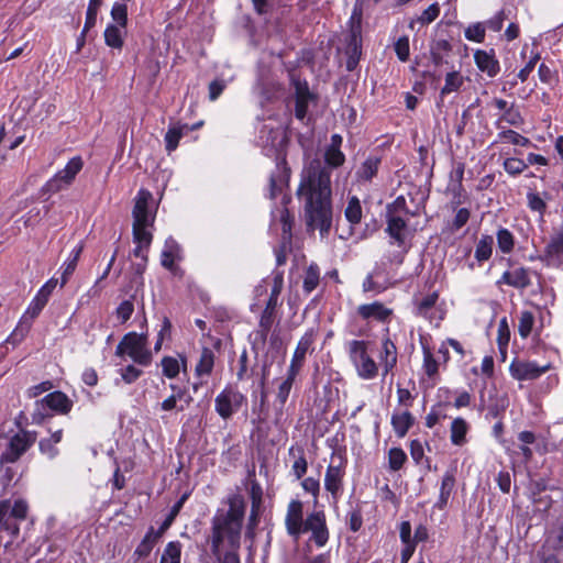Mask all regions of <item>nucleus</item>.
I'll return each mask as SVG.
<instances>
[{"instance_id": "24", "label": "nucleus", "mask_w": 563, "mask_h": 563, "mask_svg": "<svg viewBox=\"0 0 563 563\" xmlns=\"http://www.w3.org/2000/svg\"><path fill=\"white\" fill-rule=\"evenodd\" d=\"M214 353L209 347H203L196 365L195 372L197 376L210 375L214 366Z\"/></svg>"}, {"instance_id": "3", "label": "nucleus", "mask_w": 563, "mask_h": 563, "mask_svg": "<svg viewBox=\"0 0 563 563\" xmlns=\"http://www.w3.org/2000/svg\"><path fill=\"white\" fill-rule=\"evenodd\" d=\"M152 200V194L148 190L141 189L135 198L133 208V241L136 244L144 245L148 249L153 235L147 230L154 223V216L148 210V203Z\"/></svg>"}, {"instance_id": "42", "label": "nucleus", "mask_w": 563, "mask_h": 563, "mask_svg": "<svg viewBox=\"0 0 563 563\" xmlns=\"http://www.w3.org/2000/svg\"><path fill=\"white\" fill-rule=\"evenodd\" d=\"M319 285V269L316 266H309L303 279V289L311 292Z\"/></svg>"}, {"instance_id": "52", "label": "nucleus", "mask_w": 563, "mask_h": 563, "mask_svg": "<svg viewBox=\"0 0 563 563\" xmlns=\"http://www.w3.org/2000/svg\"><path fill=\"white\" fill-rule=\"evenodd\" d=\"M260 504H261L260 499L253 498L252 509H251L249 525H247V531H246L247 536H253V530L255 529V527L258 523Z\"/></svg>"}, {"instance_id": "33", "label": "nucleus", "mask_w": 563, "mask_h": 563, "mask_svg": "<svg viewBox=\"0 0 563 563\" xmlns=\"http://www.w3.org/2000/svg\"><path fill=\"white\" fill-rule=\"evenodd\" d=\"M346 220L352 224H357L362 219V207L358 198L352 197L349 199L347 206L344 211Z\"/></svg>"}, {"instance_id": "21", "label": "nucleus", "mask_w": 563, "mask_h": 563, "mask_svg": "<svg viewBox=\"0 0 563 563\" xmlns=\"http://www.w3.org/2000/svg\"><path fill=\"white\" fill-rule=\"evenodd\" d=\"M380 162L378 156H368L356 170V179L358 181H371L377 175Z\"/></svg>"}, {"instance_id": "35", "label": "nucleus", "mask_w": 563, "mask_h": 563, "mask_svg": "<svg viewBox=\"0 0 563 563\" xmlns=\"http://www.w3.org/2000/svg\"><path fill=\"white\" fill-rule=\"evenodd\" d=\"M497 244L503 253H510L514 249L515 241L512 233L507 229H500L497 232Z\"/></svg>"}, {"instance_id": "40", "label": "nucleus", "mask_w": 563, "mask_h": 563, "mask_svg": "<svg viewBox=\"0 0 563 563\" xmlns=\"http://www.w3.org/2000/svg\"><path fill=\"white\" fill-rule=\"evenodd\" d=\"M407 460V455L404 450L399 448H393L388 453L389 467L393 471H399Z\"/></svg>"}, {"instance_id": "1", "label": "nucleus", "mask_w": 563, "mask_h": 563, "mask_svg": "<svg viewBox=\"0 0 563 563\" xmlns=\"http://www.w3.org/2000/svg\"><path fill=\"white\" fill-rule=\"evenodd\" d=\"M344 162L341 150L325 148L324 164L311 159L301 174L297 196L305 201L306 224L309 230H319L321 238L328 236L333 221L331 169Z\"/></svg>"}, {"instance_id": "57", "label": "nucleus", "mask_w": 563, "mask_h": 563, "mask_svg": "<svg viewBox=\"0 0 563 563\" xmlns=\"http://www.w3.org/2000/svg\"><path fill=\"white\" fill-rule=\"evenodd\" d=\"M134 311V305L131 300H124L117 308V316L121 320V322L128 321Z\"/></svg>"}, {"instance_id": "17", "label": "nucleus", "mask_w": 563, "mask_h": 563, "mask_svg": "<svg viewBox=\"0 0 563 563\" xmlns=\"http://www.w3.org/2000/svg\"><path fill=\"white\" fill-rule=\"evenodd\" d=\"M386 232L395 241L398 246H401L406 240L407 222L398 214L386 216Z\"/></svg>"}, {"instance_id": "64", "label": "nucleus", "mask_w": 563, "mask_h": 563, "mask_svg": "<svg viewBox=\"0 0 563 563\" xmlns=\"http://www.w3.org/2000/svg\"><path fill=\"white\" fill-rule=\"evenodd\" d=\"M225 88V81L222 79H216L209 85V99L214 101L222 93Z\"/></svg>"}, {"instance_id": "12", "label": "nucleus", "mask_w": 563, "mask_h": 563, "mask_svg": "<svg viewBox=\"0 0 563 563\" xmlns=\"http://www.w3.org/2000/svg\"><path fill=\"white\" fill-rule=\"evenodd\" d=\"M549 369V365L539 366L533 362L514 361L510 365V373L518 380H533Z\"/></svg>"}, {"instance_id": "46", "label": "nucleus", "mask_w": 563, "mask_h": 563, "mask_svg": "<svg viewBox=\"0 0 563 563\" xmlns=\"http://www.w3.org/2000/svg\"><path fill=\"white\" fill-rule=\"evenodd\" d=\"M527 167H528V164L520 158L510 157L504 162V168L510 175H519Z\"/></svg>"}, {"instance_id": "47", "label": "nucleus", "mask_w": 563, "mask_h": 563, "mask_svg": "<svg viewBox=\"0 0 563 563\" xmlns=\"http://www.w3.org/2000/svg\"><path fill=\"white\" fill-rule=\"evenodd\" d=\"M176 247H177V245L174 240L170 239L166 242V246L162 253V265L165 268L170 269L173 267Z\"/></svg>"}, {"instance_id": "5", "label": "nucleus", "mask_w": 563, "mask_h": 563, "mask_svg": "<svg viewBox=\"0 0 563 563\" xmlns=\"http://www.w3.org/2000/svg\"><path fill=\"white\" fill-rule=\"evenodd\" d=\"M115 354L122 356L128 354L135 363L148 365L152 361V353L147 349V335L129 333L118 344Z\"/></svg>"}, {"instance_id": "60", "label": "nucleus", "mask_w": 563, "mask_h": 563, "mask_svg": "<svg viewBox=\"0 0 563 563\" xmlns=\"http://www.w3.org/2000/svg\"><path fill=\"white\" fill-rule=\"evenodd\" d=\"M547 252L551 255H559L563 253V231L552 238L547 246Z\"/></svg>"}, {"instance_id": "8", "label": "nucleus", "mask_w": 563, "mask_h": 563, "mask_svg": "<svg viewBox=\"0 0 563 563\" xmlns=\"http://www.w3.org/2000/svg\"><path fill=\"white\" fill-rule=\"evenodd\" d=\"M82 166L84 162L81 157H73L64 169L59 170L52 179L47 181V190L51 192H57L65 186L70 185L74 181L76 175L81 170Z\"/></svg>"}, {"instance_id": "56", "label": "nucleus", "mask_w": 563, "mask_h": 563, "mask_svg": "<svg viewBox=\"0 0 563 563\" xmlns=\"http://www.w3.org/2000/svg\"><path fill=\"white\" fill-rule=\"evenodd\" d=\"M395 52L401 62L409 58V38L407 36L399 37L395 43Z\"/></svg>"}, {"instance_id": "59", "label": "nucleus", "mask_w": 563, "mask_h": 563, "mask_svg": "<svg viewBox=\"0 0 563 563\" xmlns=\"http://www.w3.org/2000/svg\"><path fill=\"white\" fill-rule=\"evenodd\" d=\"M170 388L175 391L172 396L175 397V399L177 401L178 400L184 401V405H180L178 410L179 411L185 410V408L188 407L190 405V402L192 401V397L190 395H188L185 389H181L175 385H170Z\"/></svg>"}, {"instance_id": "28", "label": "nucleus", "mask_w": 563, "mask_h": 563, "mask_svg": "<svg viewBox=\"0 0 563 563\" xmlns=\"http://www.w3.org/2000/svg\"><path fill=\"white\" fill-rule=\"evenodd\" d=\"M493 236L483 235L476 244L475 258L478 262H485L492 256L493 252Z\"/></svg>"}, {"instance_id": "18", "label": "nucleus", "mask_w": 563, "mask_h": 563, "mask_svg": "<svg viewBox=\"0 0 563 563\" xmlns=\"http://www.w3.org/2000/svg\"><path fill=\"white\" fill-rule=\"evenodd\" d=\"M357 312L363 319L373 318L378 321H386L393 313L390 309L386 308L383 303L378 301L367 305H361L357 308Z\"/></svg>"}, {"instance_id": "16", "label": "nucleus", "mask_w": 563, "mask_h": 563, "mask_svg": "<svg viewBox=\"0 0 563 563\" xmlns=\"http://www.w3.org/2000/svg\"><path fill=\"white\" fill-rule=\"evenodd\" d=\"M361 37L360 31L355 27L352 29L349 36L345 54L347 55L346 69L352 71L355 69L361 57Z\"/></svg>"}, {"instance_id": "13", "label": "nucleus", "mask_w": 563, "mask_h": 563, "mask_svg": "<svg viewBox=\"0 0 563 563\" xmlns=\"http://www.w3.org/2000/svg\"><path fill=\"white\" fill-rule=\"evenodd\" d=\"M302 504L299 500H291L288 505L286 516L287 531L292 537H298L302 532Z\"/></svg>"}, {"instance_id": "29", "label": "nucleus", "mask_w": 563, "mask_h": 563, "mask_svg": "<svg viewBox=\"0 0 563 563\" xmlns=\"http://www.w3.org/2000/svg\"><path fill=\"white\" fill-rule=\"evenodd\" d=\"M284 286V274L283 272H275L273 277V287L266 306L269 309H276L278 306V298Z\"/></svg>"}, {"instance_id": "54", "label": "nucleus", "mask_w": 563, "mask_h": 563, "mask_svg": "<svg viewBox=\"0 0 563 563\" xmlns=\"http://www.w3.org/2000/svg\"><path fill=\"white\" fill-rule=\"evenodd\" d=\"M499 136L501 139H506L508 140L509 142H511L512 144L515 145H520V146H527L530 144V140L520 135L519 133H517L516 131L514 130H506V131H503Z\"/></svg>"}, {"instance_id": "30", "label": "nucleus", "mask_w": 563, "mask_h": 563, "mask_svg": "<svg viewBox=\"0 0 563 563\" xmlns=\"http://www.w3.org/2000/svg\"><path fill=\"white\" fill-rule=\"evenodd\" d=\"M122 27L110 24L104 31L106 44L112 48L121 49L123 46Z\"/></svg>"}, {"instance_id": "26", "label": "nucleus", "mask_w": 563, "mask_h": 563, "mask_svg": "<svg viewBox=\"0 0 563 563\" xmlns=\"http://www.w3.org/2000/svg\"><path fill=\"white\" fill-rule=\"evenodd\" d=\"M454 485H455V478H454L453 474L446 473L442 478L440 496H439V500L435 505L438 508L443 509L445 507V505L448 504L449 497L454 488Z\"/></svg>"}, {"instance_id": "53", "label": "nucleus", "mask_w": 563, "mask_h": 563, "mask_svg": "<svg viewBox=\"0 0 563 563\" xmlns=\"http://www.w3.org/2000/svg\"><path fill=\"white\" fill-rule=\"evenodd\" d=\"M440 14V7L438 3H432L429 5L418 18V21L421 24H430L433 22Z\"/></svg>"}, {"instance_id": "19", "label": "nucleus", "mask_w": 563, "mask_h": 563, "mask_svg": "<svg viewBox=\"0 0 563 563\" xmlns=\"http://www.w3.org/2000/svg\"><path fill=\"white\" fill-rule=\"evenodd\" d=\"M474 58L477 67L489 77L496 76L499 71V63L495 58L493 51L490 53L486 51H476Z\"/></svg>"}, {"instance_id": "63", "label": "nucleus", "mask_w": 563, "mask_h": 563, "mask_svg": "<svg viewBox=\"0 0 563 563\" xmlns=\"http://www.w3.org/2000/svg\"><path fill=\"white\" fill-rule=\"evenodd\" d=\"M40 451L46 454L49 459H54L58 454L56 445L52 442V439H43L38 443Z\"/></svg>"}, {"instance_id": "45", "label": "nucleus", "mask_w": 563, "mask_h": 563, "mask_svg": "<svg viewBox=\"0 0 563 563\" xmlns=\"http://www.w3.org/2000/svg\"><path fill=\"white\" fill-rule=\"evenodd\" d=\"M443 407V404H438L431 408V411L426 417V426L428 428H433L440 420L448 417Z\"/></svg>"}, {"instance_id": "51", "label": "nucleus", "mask_w": 563, "mask_h": 563, "mask_svg": "<svg viewBox=\"0 0 563 563\" xmlns=\"http://www.w3.org/2000/svg\"><path fill=\"white\" fill-rule=\"evenodd\" d=\"M181 136H183L181 129L170 128L165 135L166 150L168 152L176 150Z\"/></svg>"}, {"instance_id": "62", "label": "nucleus", "mask_w": 563, "mask_h": 563, "mask_svg": "<svg viewBox=\"0 0 563 563\" xmlns=\"http://www.w3.org/2000/svg\"><path fill=\"white\" fill-rule=\"evenodd\" d=\"M423 367L428 376H433L438 372V362L430 351H424Z\"/></svg>"}, {"instance_id": "38", "label": "nucleus", "mask_w": 563, "mask_h": 563, "mask_svg": "<svg viewBox=\"0 0 563 563\" xmlns=\"http://www.w3.org/2000/svg\"><path fill=\"white\" fill-rule=\"evenodd\" d=\"M297 374L298 373H291L288 371L287 378L285 380H283L278 387L277 399L282 406H284L285 402L287 401V398L289 396V393L291 390V387H292V384H294V380H295V377Z\"/></svg>"}, {"instance_id": "23", "label": "nucleus", "mask_w": 563, "mask_h": 563, "mask_svg": "<svg viewBox=\"0 0 563 563\" xmlns=\"http://www.w3.org/2000/svg\"><path fill=\"white\" fill-rule=\"evenodd\" d=\"M413 422L415 418L409 411L394 413L391 416V426L399 438H404L407 434L408 430L413 426Z\"/></svg>"}, {"instance_id": "31", "label": "nucleus", "mask_w": 563, "mask_h": 563, "mask_svg": "<svg viewBox=\"0 0 563 563\" xmlns=\"http://www.w3.org/2000/svg\"><path fill=\"white\" fill-rule=\"evenodd\" d=\"M159 538V533H155L153 528L146 533L142 542L139 544V547L135 550V554L137 555V559H145L150 552L153 549V545Z\"/></svg>"}, {"instance_id": "25", "label": "nucleus", "mask_w": 563, "mask_h": 563, "mask_svg": "<svg viewBox=\"0 0 563 563\" xmlns=\"http://www.w3.org/2000/svg\"><path fill=\"white\" fill-rule=\"evenodd\" d=\"M468 430V424L463 418H455L451 423V441L455 445H462L465 442V437Z\"/></svg>"}, {"instance_id": "58", "label": "nucleus", "mask_w": 563, "mask_h": 563, "mask_svg": "<svg viewBox=\"0 0 563 563\" xmlns=\"http://www.w3.org/2000/svg\"><path fill=\"white\" fill-rule=\"evenodd\" d=\"M56 285H57V279L51 278L45 285L42 286V288L38 290L35 298L46 305L48 301V298H49L52 291L54 290V288L56 287Z\"/></svg>"}, {"instance_id": "34", "label": "nucleus", "mask_w": 563, "mask_h": 563, "mask_svg": "<svg viewBox=\"0 0 563 563\" xmlns=\"http://www.w3.org/2000/svg\"><path fill=\"white\" fill-rule=\"evenodd\" d=\"M383 351L385 354L384 369L385 374H387L397 363V349L389 339H386L383 342Z\"/></svg>"}, {"instance_id": "4", "label": "nucleus", "mask_w": 563, "mask_h": 563, "mask_svg": "<svg viewBox=\"0 0 563 563\" xmlns=\"http://www.w3.org/2000/svg\"><path fill=\"white\" fill-rule=\"evenodd\" d=\"M26 514L27 505L23 500L0 503V539L5 547L19 534V523L26 518Z\"/></svg>"}, {"instance_id": "14", "label": "nucleus", "mask_w": 563, "mask_h": 563, "mask_svg": "<svg viewBox=\"0 0 563 563\" xmlns=\"http://www.w3.org/2000/svg\"><path fill=\"white\" fill-rule=\"evenodd\" d=\"M313 343V331L306 332L301 339L299 340L297 347L295 350L289 372L291 373H299L301 366L303 365L306 355L308 351L310 350L311 345Z\"/></svg>"}, {"instance_id": "61", "label": "nucleus", "mask_w": 563, "mask_h": 563, "mask_svg": "<svg viewBox=\"0 0 563 563\" xmlns=\"http://www.w3.org/2000/svg\"><path fill=\"white\" fill-rule=\"evenodd\" d=\"M284 178L278 175H272L269 178V197L271 199H275L278 194L282 192L283 186H284Z\"/></svg>"}, {"instance_id": "43", "label": "nucleus", "mask_w": 563, "mask_h": 563, "mask_svg": "<svg viewBox=\"0 0 563 563\" xmlns=\"http://www.w3.org/2000/svg\"><path fill=\"white\" fill-rule=\"evenodd\" d=\"M102 3V0H90L86 13L85 31H89L95 26L97 21V13Z\"/></svg>"}, {"instance_id": "9", "label": "nucleus", "mask_w": 563, "mask_h": 563, "mask_svg": "<svg viewBox=\"0 0 563 563\" xmlns=\"http://www.w3.org/2000/svg\"><path fill=\"white\" fill-rule=\"evenodd\" d=\"M543 563L563 562V526L550 532L541 551Z\"/></svg>"}, {"instance_id": "15", "label": "nucleus", "mask_w": 563, "mask_h": 563, "mask_svg": "<svg viewBox=\"0 0 563 563\" xmlns=\"http://www.w3.org/2000/svg\"><path fill=\"white\" fill-rule=\"evenodd\" d=\"M499 284H506L515 288L525 289L531 285L530 271L525 267H517L506 271Z\"/></svg>"}, {"instance_id": "20", "label": "nucleus", "mask_w": 563, "mask_h": 563, "mask_svg": "<svg viewBox=\"0 0 563 563\" xmlns=\"http://www.w3.org/2000/svg\"><path fill=\"white\" fill-rule=\"evenodd\" d=\"M42 402L45 404L49 409L67 413L73 406V402L69 400V398L62 391H54L48 395H46Z\"/></svg>"}, {"instance_id": "7", "label": "nucleus", "mask_w": 563, "mask_h": 563, "mask_svg": "<svg viewBox=\"0 0 563 563\" xmlns=\"http://www.w3.org/2000/svg\"><path fill=\"white\" fill-rule=\"evenodd\" d=\"M36 441L33 432L21 430L9 439L5 450L0 454V463H15Z\"/></svg>"}, {"instance_id": "44", "label": "nucleus", "mask_w": 563, "mask_h": 563, "mask_svg": "<svg viewBox=\"0 0 563 563\" xmlns=\"http://www.w3.org/2000/svg\"><path fill=\"white\" fill-rule=\"evenodd\" d=\"M533 322H534V318L531 312H529V311L521 312L520 318H519L518 331L522 338H527L530 334L532 327H533Z\"/></svg>"}, {"instance_id": "11", "label": "nucleus", "mask_w": 563, "mask_h": 563, "mask_svg": "<svg viewBox=\"0 0 563 563\" xmlns=\"http://www.w3.org/2000/svg\"><path fill=\"white\" fill-rule=\"evenodd\" d=\"M291 84L295 88V115L298 120H303L308 112L310 101L316 99V96L309 90L308 82L300 80L291 75Z\"/></svg>"}, {"instance_id": "22", "label": "nucleus", "mask_w": 563, "mask_h": 563, "mask_svg": "<svg viewBox=\"0 0 563 563\" xmlns=\"http://www.w3.org/2000/svg\"><path fill=\"white\" fill-rule=\"evenodd\" d=\"M343 472L341 466L329 465L324 477V487L335 496L342 486Z\"/></svg>"}, {"instance_id": "48", "label": "nucleus", "mask_w": 563, "mask_h": 563, "mask_svg": "<svg viewBox=\"0 0 563 563\" xmlns=\"http://www.w3.org/2000/svg\"><path fill=\"white\" fill-rule=\"evenodd\" d=\"M163 374L168 378H174L179 373L178 361L170 356H165L162 360Z\"/></svg>"}, {"instance_id": "55", "label": "nucleus", "mask_w": 563, "mask_h": 563, "mask_svg": "<svg viewBox=\"0 0 563 563\" xmlns=\"http://www.w3.org/2000/svg\"><path fill=\"white\" fill-rule=\"evenodd\" d=\"M274 312H275V309H269L268 306H266L261 316L260 327L263 330V333H262L263 339L266 338L267 332L269 331V329L273 324Z\"/></svg>"}, {"instance_id": "32", "label": "nucleus", "mask_w": 563, "mask_h": 563, "mask_svg": "<svg viewBox=\"0 0 563 563\" xmlns=\"http://www.w3.org/2000/svg\"><path fill=\"white\" fill-rule=\"evenodd\" d=\"M82 250H84L82 243H80L77 247H75L73 250L71 257L66 263L65 268L62 274V282H60L62 287L68 282V278L75 272Z\"/></svg>"}, {"instance_id": "37", "label": "nucleus", "mask_w": 563, "mask_h": 563, "mask_svg": "<svg viewBox=\"0 0 563 563\" xmlns=\"http://www.w3.org/2000/svg\"><path fill=\"white\" fill-rule=\"evenodd\" d=\"M462 84L463 78L457 71L448 73L445 77V85L441 89V95H446L459 90Z\"/></svg>"}, {"instance_id": "39", "label": "nucleus", "mask_w": 563, "mask_h": 563, "mask_svg": "<svg viewBox=\"0 0 563 563\" xmlns=\"http://www.w3.org/2000/svg\"><path fill=\"white\" fill-rule=\"evenodd\" d=\"M180 552L181 547L179 542H169L164 550L161 563H167V560H170V563H179Z\"/></svg>"}, {"instance_id": "49", "label": "nucleus", "mask_w": 563, "mask_h": 563, "mask_svg": "<svg viewBox=\"0 0 563 563\" xmlns=\"http://www.w3.org/2000/svg\"><path fill=\"white\" fill-rule=\"evenodd\" d=\"M527 200H528V207L532 210V211H537L539 212L541 216H543V213L545 212L547 210V203L545 201L540 197L539 194L537 192H528L527 194Z\"/></svg>"}, {"instance_id": "27", "label": "nucleus", "mask_w": 563, "mask_h": 563, "mask_svg": "<svg viewBox=\"0 0 563 563\" xmlns=\"http://www.w3.org/2000/svg\"><path fill=\"white\" fill-rule=\"evenodd\" d=\"M289 455L295 457L292 464V472L297 479H300L307 472V460L305 457L303 450L301 448H290Z\"/></svg>"}, {"instance_id": "6", "label": "nucleus", "mask_w": 563, "mask_h": 563, "mask_svg": "<svg viewBox=\"0 0 563 563\" xmlns=\"http://www.w3.org/2000/svg\"><path fill=\"white\" fill-rule=\"evenodd\" d=\"M349 353L360 377L372 379L377 375L378 367L375 361L367 354V343L365 341H351L349 343Z\"/></svg>"}, {"instance_id": "36", "label": "nucleus", "mask_w": 563, "mask_h": 563, "mask_svg": "<svg viewBox=\"0 0 563 563\" xmlns=\"http://www.w3.org/2000/svg\"><path fill=\"white\" fill-rule=\"evenodd\" d=\"M323 527H325L324 514L322 511H317L307 517L302 527V532L319 530Z\"/></svg>"}, {"instance_id": "2", "label": "nucleus", "mask_w": 563, "mask_h": 563, "mask_svg": "<svg viewBox=\"0 0 563 563\" xmlns=\"http://www.w3.org/2000/svg\"><path fill=\"white\" fill-rule=\"evenodd\" d=\"M245 515V501L242 496L229 499V509L218 510L212 519L211 549L218 563H240L242 522Z\"/></svg>"}, {"instance_id": "10", "label": "nucleus", "mask_w": 563, "mask_h": 563, "mask_svg": "<svg viewBox=\"0 0 563 563\" xmlns=\"http://www.w3.org/2000/svg\"><path fill=\"white\" fill-rule=\"evenodd\" d=\"M245 397L238 390L225 388L216 398V411L223 419H229L244 402Z\"/></svg>"}, {"instance_id": "41", "label": "nucleus", "mask_w": 563, "mask_h": 563, "mask_svg": "<svg viewBox=\"0 0 563 563\" xmlns=\"http://www.w3.org/2000/svg\"><path fill=\"white\" fill-rule=\"evenodd\" d=\"M400 212L415 216V212L409 211L404 196H398L391 203L387 205L386 216L398 214Z\"/></svg>"}, {"instance_id": "50", "label": "nucleus", "mask_w": 563, "mask_h": 563, "mask_svg": "<svg viewBox=\"0 0 563 563\" xmlns=\"http://www.w3.org/2000/svg\"><path fill=\"white\" fill-rule=\"evenodd\" d=\"M465 37L468 41L481 43L485 38V27L483 26L482 23H475L473 25H470L465 30Z\"/></svg>"}]
</instances>
